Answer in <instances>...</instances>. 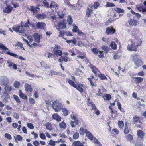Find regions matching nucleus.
Returning <instances> with one entry per match:
<instances>
[{
  "instance_id": "37998d69",
  "label": "nucleus",
  "mask_w": 146,
  "mask_h": 146,
  "mask_svg": "<svg viewBox=\"0 0 146 146\" xmlns=\"http://www.w3.org/2000/svg\"><path fill=\"white\" fill-rule=\"evenodd\" d=\"M6 54L9 55H10L16 58L17 55V54L13 53L10 52H7L6 53Z\"/></svg>"
},
{
  "instance_id": "c756f323",
  "label": "nucleus",
  "mask_w": 146,
  "mask_h": 146,
  "mask_svg": "<svg viewBox=\"0 0 146 146\" xmlns=\"http://www.w3.org/2000/svg\"><path fill=\"white\" fill-rule=\"evenodd\" d=\"M67 21L70 25H71L73 23V21L72 18L70 16H68V17Z\"/></svg>"
},
{
  "instance_id": "bf43d9fd",
  "label": "nucleus",
  "mask_w": 146,
  "mask_h": 146,
  "mask_svg": "<svg viewBox=\"0 0 146 146\" xmlns=\"http://www.w3.org/2000/svg\"><path fill=\"white\" fill-rule=\"evenodd\" d=\"M33 143L35 146H38L40 145L39 142L37 140H35L33 142Z\"/></svg>"
},
{
  "instance_id": "9d476101",
  "label": "nucleus",
  "mask_w": 146,
  "mask_h": 146,
  "mask_svg": "<svg viewBox=\"0 0 146 146\" xmlns=\"http://www.w3.org/2000/svg\"><path fill=\"white\" fill-rule=\"evenodd\" d=\"M39 9H40L38 7L31 6H30L29 10L33 13H35L38 12Z\"/></svg>"
},
{
  "instance_id": "680f3d73",
  "label": "nucleus",
  "mask_w": 146,
  "mask_h": 146,
  "mask_svg": "<svg viewBox=\"0 0 146 146\" xmlns=\"http://www.w3.org/2000/svg\"><path fill=\"white\" fill-rule=\"evenodd\" d=\"M5 137L7 139L10 140L12 139V137L11 135L8 133H5Z\"/></svg>"
},
{
  "instance_id": "2f4dec72",
  "label": "nucleus",
  "mask_w": 146,
  "mask_h": 146,
  "mask_svg": "<svg viewBox=\"0 0 146 146\" xmlns=\"http://www.w3.org/2000/svg\"><path fill=\"white\" fill-rule=\"evenodd\" d=\"M60 127L62 128L65 129L66 127V125L64 121H62L59 124Z\"/></svg>"
},
{
  "instance_id": "f704fd0d",
  "label": "nucleus",
  "mask_w": 146,
  "mask_h": 146,
  "mask_svg": "<svg viewBox=\"0 0 146 146\" xmlns=\"http://www.w3.org/2000/svg\"><path fill=\"white\" fill-rule=\"evenodd\" d=\"M114 10L118 13H123L124 12V9L119 8H115L114 9Z\"/></svg>"
},
{
  "instance_id": "e2e57ef3",
  "label": "nucleus",
  "mask_w": 146,
  "mask_h": 146,
  "mask_svg": "<svg viewBox=\"0 0 146 146\" xmlns=\"http://www.w3.org/2000/svg\"><path fill=\"white\" fill-rule=\"evenodd\" d=\"M15 46H20L24 50H25L24 48L23 47V45L20 42L17 43L15 44Z\"/></svg>"
},
{
  "instance_id": "6e6d98bb",
  "label": "nucleus",
  "mask_w": 146,
  "mask_h": 146,
  "mask_svg": "<svg viewBox=\"0 0 146 146\" xmlns=\"http://www.w3.org/2000/svg\"><path fill=\"white\" fill-rule=\"evenodd\" d=\"M79 30V29L77 26L75 25V26H73V29H72V31H73L75 32H76Z\"/></svg>"
},
{
  "instance_id": "f03ea898",
  "label": "nucleus",
  "mask_w": 146,
  "mask_h": 146,
  "mask_svg": "<svg viewBox=\"0 0 146 146\" xmlns=\"http://www.w3.org/2000/svg\"><path fill=\"white\" fill-rule=\"evenodd\" d=\"M139 57L137 54H135L133 56V60L134 61L135 64L137 66L139 67L142 65L143 62L139 59L137 58Z\"/></svg>"
},
{
  "instance_id": "20e7f679",
  "label": "nucleus",
  "mask_w": 146,
  "mask_h": 146,
  "mask_svg": "<svg viewBox=\"0 0 146 146\" xmlns=\"http://www.w3.org/2000/svg\"><path fill=\"white\" fill-rule=\"evenodd\" d=\"M12 29L14 31L18 32L21 33H24L25 31V29L22 25L13 27Z\"/></svg>"
},
{
  "instance_id": "5701e85b",
  "label": "nucleus",
  "mask_w": 146,
  "mask_h": 146,
  "mask_svg": "<svg viewBox=\"0 0 146 146\" xmlns=\"http://www.w3.org/2000/svg\"><path fill=\"white\" fill-rule=\"evenodd\" d=\"M19 95L20 97L22 99H26L27 98L25 95L22 92L21 90H19Z\"/></svg>"
},
{
  "instance_id": "58836bf2",
  "label": "nucleus",
  "mask_w": 146,
  "mask_h": 146,
  "mask_svg": "<svg viewBox=\"0 0 146 146\" xmlns=\"http://www.w3.org/2000/svg\"><path fill=\"white\" fill-rule=\"evenodd\" d=\"M20 85V83L18 81H15L14 83V86L16 88H18Z\"/></svg>"
},
{
  "instance_id": "7c9ffc66",
  "label": "nucleus",
  "mask_w": 146,
  "mask_h": 146,
  "mask_svg": "<svg viewBox=\"0 0 146 146\" xmlns=\"http://www.w3.org/2000/svg\"><path fill=\"white\" fill-rule=\"evenodd\" d=\"M45 16V15L44 13H42V14H39L37 15L36 17L38 19H43L44 18Z\"/></svg>"
},
{
  "instance_id": "09e8293b",
  "label": "nucleus",
  "mask_w": 146,
  "mask_h": 146,
  "mask_svg": "<svg viewBox=\"0 0 146 146\" xmlns=\"http://www.w3.org/2000/svg\"><path fill=\"white\" fill-rule=\"evenodd\" d=\"M74 88H76L81 93H82L83 92V89L82 88L80 87L79 86L76 85Z\"/></svg>"
},
{
  "instance_id": "0e129e2a",
  "label": "nucleus",
  "mask_w": 146,
  "mask_h": 146,
  "mask_svg": "<svg viewBox=\"0 0 146 146\" xmlns=\"http://www.w3.org/2000/svg\"><path fill=\"white\" fill-rule=\"evenodd\" d=\"M100 54L99 55V57L100 58H103L104 57V55L103 53V51H99V52Z\"/></svg>"
},
{
  "instance_id": "6ab92c4d",
  "label": "nucleus",
  "mask_w": 146,
  "mask_h": 146,
  "mask_svg": "<svg viewBox=\"0 0 146 146\" xmlns=\"http://www.w3.org/2000/svg\"><path fill=\"white\" fill-rule=\"evenodd\" d=\"M66 42L70 45H72V44H74L75 45H76V40L75 39L73 40H66Z\"/></svg>"
},
{
  "instance_id": "a211bd4d",
  "label": "nucleus",
  "mask_w": 146,
  "mask_h": 146,
  "mask_svg": "<svg viewBox=\"0 0 146 146\" xmlns=\"http://www.w3.org/2000/svg\"><path fill=\"white\" fill-rule=\"evenodd\" d=\"M79 121H72L70 122V124L72 128H74L75 127L76 125H77L79 126Z\"/></svg>"
},
{
  "instance_id": "aec40b11",
  "label": "nucleus",
  "mask_w": 146,
  "mask_h": 146,
  "mask_svg": "<svg viewBox=\"0 0 146 146\" xmlns=\"http://www.w3.org/2000/svg\"><path fill=\"white\" fill-rule=\"evenodd\" d=\"M137 134L139 137L141 138V139H142L143 138L145 135V134L141 130H139L137 131Z\"/></svg>"
},
{
  "instance_id": "c03bdc74",
  "label": "nucleus",
  "mask_w": 146,
  "mask_h": 146,
  "mask_svg": "<svg viewBox=\"0 0 146 146\" xmlns=\"http://www.w3.org/2000/svg\"><path fill=\"white\" fill-rule=\"evenodd\" d=\"M59 35L58 36L60 37H63L65 35V31H61L59 33Z\"/></svg>"
},
{
  "instance_id": "774afa93",
  "label": "nucleus",
  "mask_w": 146,
  "mask_h": 146,
  "mask_svg": "<svg viewBox=\"0 0 146 146\" xmlns=\"http://www.w3.org/2000/svg\"><path fill=\"white\" fill-rule=\"evenodd\" d=\"M29 102L31 104H33L35 103V100L32 98H30L29 99Z\"/></svg>"
},
{
  "instance_id": "6e6552de",
  "label": "nucleus",
  "mask_w": 146,
  "mask_h": 146,
  "mask_svg": "<svg viewBox=\"0 0 146 146\" xmlns=\"http://www.w3.org/2000/svg\"><path fill=\"white\" fill-rule=\"evenodd\" d=\"M66 23L65 20L60 21L58 24V26L60 28L65 29L66 27Z\"/></svg>"
},
{
  "instance_id": "0eeeda50",
  "label": "nucleus",
  "mask_w": 146,
  "mask_h": 146,
  "mask_svg": "<svg viewBox=\"0 0 146 146\" xmlns=\"http://www.w3.org/2000/svg\"><path fill=\"white\" fill-rule=\"evenodd\" d=\"M33 36L35 39V42L38 43L40 42V36L38 33H34Z\"/></svg>"
},
{
  "instance_id": "1a4fd4ad",
  "label": "nucleus",
  "mask_w": 146,
  "mask_h": 146,
  "mask_svg": "<svg viewBox=\"0 0 146 146\" xmlns=\"http://www.w3.org/2000/svg\"><path fill=\"white\" fill-rule=\"evenodd\" d=\"M13 7L11 6H7L3 10V12L4 13H9L11 12L13 9Z\"/></svg>"
},
{
  "instance_id": "393cba45",
  "label": "nucleus",
  "mask_w": 146,
  "mask_h": 146,
  "mask_svg": "<svg viewBox=\"0 0 146 146\" xmlns=\"http://www.w3.org/2000/svg\"><path fill=\"white\" fill-rule=\"evenodd\" d=\"M45 126L46 129L48 130H51L52 129L51 124L49 122L45 124Z\"/></svg>"
},
{
  "instance_id": "f3484780",
  "label": "nucleus",
  "mask_w": 146,
  "mask_h": 146,
  "mask_svg": "<svg viewBox=\"0 0 146 146\" xmlns=\"http://www.w3.org/2000/svg\"><path fill=\"white\" fill-rule=\"evenodd\" d=\"M45 25V23L43 22H38L36 24V26L38 29H43Z\"/></svg>"
},
{
  "instance_id": "f8f14e48",
  "label": "nucleus",
  "mask_w": 146,
  "mask_h": 146,
  "mask_svg": "<svg viewBox=\"0 0 146 146\" xmlns=\"http://www.w3.org/2000/svg\"><path fill=\"white\" fill-rule=\"evenodd\" d=\"M7 63L8 64V66L10 68L13 67V68L15 70L17 69V65L15 64L12 62L10 60H8L7 61Z\"/></svg>"
},
{
  "instance_id": "8fccbe9b",
  "label": "nucleus",
  "mask_w": 146,
  "mask_h": 146,
  "mask_svg": "<svg viewBox=\"0 0 146 146\" xmlns=\"http://www.w3.org/2000/svg\"><path fill=\"white\" fill-rule=\"evenodd\" d=\"M92 51L95 54H97L99 51L96 48H93L91 49Z\"/></svg>"
},
{
  "instance_id": "72a5a7b5",
  "label": "nucleus",
  "mask_w": 146,
  "mask_h": 146,
  "mask_svg": "<svg viewBox=\"0 0 146 146\" xmlns=\"http://www.w3.org/2000/svg\"><path fill=\"white\" fill-rule=\"evenodd\" d=\"M71 117L72 119V121H79L77 118V116L76 115L74 114H71Z\"/></svg>"
},
{
  "instance_id": "cd10ccee",
  "label": "nucleus",
  "mask_w": 146,
  "mask_h": 146,
  "mask_svg": "<svg viewBox=\"0 0 146 146\" xmlns=\"http://www.w3.org/2000/svg\"><path fill=\"white\" fill-rule=\"evenodd\" d=\"M102 97L104 100L106 98L108 100H110L111 98V96L110 94H106L105 96H102Z\"/></svg>"
},
{
  "instance_id": "ddd939ff",
  "label": "nucleus",
  "mask_w": 146,
  "mask_h": 146,
  "mask_svg": "<svg viewBox=\"0 0 146 146\" xmlns=\"http://www.w3.org/2000/svg\"><path fill=\"white\" fill-rule=\"evenodd\" d=\"M52 118L53 119L56 120L57 121H60L61 120V117L56 113L53 115Z\"/></svg>"
},
{
  "instance_id": "864d4df0",
  "label": "nucleus",
  "mask_w": 146,
  "mask_h": 146,
  "mask_svg": "<svg viewBox=\"0 0 146 146\" xmlns=\"http://www.w3.org/2000/svg\"><path fill=\"white\" fill-rule=\"evenodd\" d=\"M79 136V135L78 133H74L73 136V138L74 139H78Z\"/></svg>"
},
{
  "instance_id": "338daca9",
  "label": "nucleus",
  "mask_w": 146,
  "mask_h": 146,
  "mask_svg": "<svg viewBox=\"0 0 146 146\" xmlns=\"http://www.w3.org/2000/svg\"><path fill=\"white\" fill-rule=\"evenodd\" d=\"M40 138L42 139H46V136L44 134L41 133L40 134Z\"/></svg>"
},
{
  "instance_id": "603ef678",
  "label": "nucleus",
  "mask_w": 146,
  "mask_h": 146,
  "mask_svg": "<svg viewBox=\"0 0 146 146\" xmlns=\"http://www.w3.org/2000/svg\"><path fill=\"white\" fill-rule=\"evenodd\" d=\"M27 126L29 128L31 129H33L34 128V127L31 123H28L27 124Z\"/></svg>"
},
{
  "instance_id": "473e14b6",
  "label": "nucleus",
  "mask_w": 146,
  "mask_h": 146,
  "mask_svg": "<svg viewBox=\"0 0 146 146\" xmlns=\"http://www.w3.org/2000/svg\"><path fill=\"white\" fill-rule=\"evenodd\" d=\"M40 64L42 66L45 68H49L50 67L48 66L44 62H41Z\"/></svg>"
},
{
  "instance_id": "a19ab883",
  "label": "nucleus",
  "mask_w": 146,
  "mask_h": 146,
  "mask_svg": "<svg viewBox=\"0 0 146 146\" xmlns=\"http://www.w3.org/2000/svg\"><path fill=\"white\" fill-rule=\"evenodd\" d=\"M92 11V10L91 9H90L89 8H87V10L86 11V15L88 17H89L90 15V13Z\"/></svg>"
},
{
  "instance_id": "4c0bfd02",
  "label": "nucleus",
  "mask_w": 146,
  "mask_h": 146,
  "mask_svg": "<svg viewBox=\"0 0 146 146\" xmlns=\"http://www.w3.org/2000/svg\"><path fill=\"white\" fill-rule=\"evenodd\" d=\"M0 48L2 50L4 51L7 50H8V48L6 47L5 46L2 44H1L0 43Z\"/></svg>"
},
{
  "instance_id": "39448f33",
  "label": "nucleus",
  "mask_w": 146,
  "mask_h": 146,
  "mask_svg": "<svg viewBox=\"0 0 146 146\" xmlns=\"http://www.w3.org/2000/svg\"><path fill=\"white\" fill-rule=\"evenodd\" d=\"M9 83V81L6 76H2L0 78V84L2 86H5Z\"/></svg>"
},
{
  "instance_id": "052dcab7",
  "label": "nucleus",
  "mask_w": 146,
  "mask_h": 146,
  "mask_svg": "<svg viewBox=\"0 0 146 146\" xmlns=\"http://www.w3.org/2000/svg\"><path fill=\"white\" fill-rule=\"evenodd\" d=\"M49 144L51 146H55V142L52 140H50L49 141Z\"/></svg>"
},
{
  "instance_id": "c9c22d12",
  "label": "nucleus",
  "mask_w": 146,
  "mask_h": 146,
  "mask_svg": "<svg viewBox=\"0 0 146 146\" xmlns=\"http://www.w3.org/2000/svg\"><path fill=\"white\" fill-rule=\"evenodd\" d=\"M14 138L15 140L16 141V140L19 141H20L22 140L23 138L21 136L19 135H17L16 137H16L15 136H14Z\"/></svg>"
},
{
  "instance_id": "79ce46f5",
  "label": "nucleus",
  "mask_w": 146,
  "mask_h": 146,
  "mask_svg": "<svg viewBox=\"0 0 146 146\" xmlns=\"http://www.w3.org/2000/svg\"><path fill=\"white\" fill-rule=\"evenodd\" d=\"M139 120V117L137 116H135L133 118V123L134 124L135 122H137Z\"/></svg>"
},
{
  "instance_id": "2eb2a0df",
  "label": "nucleus",
  "mask_w": 146,
  "mask_h": 146,
  "mask_svg": "<svg viewBox=\"0 0 146 146\" xmlns=\"http://www.w3.org/2000/svg\"><path fill=\"white\" fill-rule=\"evenodd\" d=\"M137 23V21L136 20L132 19H130L129 21V24L133 26H135Z\"/></svg>"
},
{
  "instance_id": "a878e982",
  "label": "nucleus",
  "mask_w": 146,
  "mask_h": 146,
  "mask_svg": "<svg viewBox=\"0 0 146 146\" xmlns=\"http://www.w3.org/2000/svg\"><path fill=\"white\" fill-rule=\"evenodd\" d=\"M62 111L63 113V115L64 116H67L68 114V111L65 108H62Z\"/></svg>"
},
{
  "instance_id": "4d7b16f0",
  "label": "nucleus",
  "mask_w": 146,
  "mask_h": 146,
  "mask_svg": "<svg viewBox=\"0 0 146 146\" xmlns=\"http://www.w3.org/2000/svg\"><path fill=\"white\" fill-rule=\"evenodd\" d=\"M99 5V3L98 2H96L94 3L92 7L95 9H97Z\"/></svg>"
},
{
  "instance_id": "de8ad7c7",
  "label": "nucleus",
  "mask_w": 146,
  "mask_h": 146,
  "mask_svg": "<svg viewBox=\"0 0 146 146\" xmlns=\"http://www.w3.org/2000/svg\"><path fill=\"white\" fill-rule=\"evenodd\" d=\"M102 50L105 51V52L106 53H107L108 50H109L107 46H102Z\"/></svg>"
},
{
  "instance_id": "4468645a",
  "label": "nucleus",
  "mask_w": 146,
  "mask_h": 146,
  "mask_svg": "<svg viewBox=\"0 0 146 146\" xmlns=\"http://www.w3.org/2000/svg\"><path fill=\"white\" fill-rule=\"evenodd\" d=\"M85 133L87 137L90 140H92L93 139V136L92 134L89 132L87 130H85Z\"/></svg>"
},
{
  "instance_id": "e433bc0d",
  "label": "nucleus",
  "mask_w": 146,
  "mask_h": 146,
  "mask_svg": "<svg viewBox=\"0 0 146 146\" xmlns=\"http://www.w3.org/2000/svg\"><path fill=\"white\" fill-rule=\"evenodd\" d=\"M118 125L119 128H122L124 126L123 122L122 121H119L118 122Z\"/></svg>"
},
{
  "instance_id": "ea45409f",
  "label": "nucleus",
  "mask_w": 146,
  "mask_h": 146,
  "mask_svg": "<svg viewBox=\"0 0 146 146\" xmlns=\"http://www.w3.org/2000/svg\"><path fill=\"white\" fill-rule=\"evenodd\" d=\"M68 82L70 85L74 87H75V86H76V84L74 83V82L70 80H68Z\"/></svg>"
},
{
  "instance_id": "13d9d810",
  "label": "nucleus",
  "mask_w": 146,
  "mask_h": 146,
  "mask_svg": "<svg viewBox=\"0 0 146 146\" xmlns=\"http://www.w3.org/2000/svg\"><path fill=\"white\" fill-rule=\"evenodd\" d=\"M13 97L17 102H20L19 98L17 96L15 95H14L13 96Z\"/></svg>"
},
{
  "instance_id": "b1692460",
  "label": "nucleus",
  "mask_w": 146,
  "mask_h": 146,
  "mask_svg": "<svg viewBox=\"0 0 146 146\" xmlns=\"http://www.w3.org/2000/svg\"><path fill=\"white\" fill-rule=\"evenodd\" d=\"M74 146H84L79 141H75L73 143Z\"/></svg>"
},
{
  "instance_id": "423d86ee",
  "label": "nucleus",
  "mask_w": 146,
  "mask_h": 146,
  "mask_svg": "<svg viewBox=\"0 0 146 146\" xmlns=\"http://www.w3.org/2000/svg\"><path fill=\"white\" fill-rule=\"evenodd\" d=\"M65 56H61L60 58L58 59V61L60 62L63 61L67 62L68 61V58L67 57L68 53H63Z\"/></svg>"
},
{
  "instance_id": "dca6fc26",
  "label": "nucleus",
  "mask_w": 146,
  "mask_h": 146,
  "mask_svg": "<svg viewBox=\"0 0 146 146\" xmlns=\"http://www.w3.org/2000/svg\"><path fill=\"white\" fill-rule=\"evenodd\" d=\"M115 30L112 28L108 27L106 29V32L107 34H113L115 32Z\"/></svg>"
},
{
  "instance_id": "5fc2aeb1",
  "label": "nucleus",
  "mask_w": 146,
  "mask_h": 146,
  "mask_svg": "<svg viewBox=\"0 0 146 146\" xmlns=\"http://www.w3.org/2000/svg\"><path fill=\"white\" fill-rule=\"evenodd\" d=\"M62 51L61 50H59L57 51H56V52H55V54L56 55H58L59 56H61L62 55Z\"/></svg>"
},
{
  "instance_id": "bb28decb",
  "label": "nucleus",
  "mask_w": 146,
  "mask_h": 146,
  "mask_svg": "<svg viewBox=\"0 0 146 146\" xmlns=\"http://www.w3.org/2000/svg\"><path fill=\"white\" fill-rule=\"evenodd\" d=\"M110 46L114 50H115L117 49V45L113 42H111V43L110 44Z\"/></svg>"
},
{
  "instance_id": "9b49d317",
  "label": "nucleus",
  "mask_w": 146,
  "mask_h": 146,
  "mask_svg": "<svg viewBox=\"0 0 146 146\" xmlns=\"http://www.w3.org/2000/svg\"><path fill=\"white\" fill-rule=\"evenodd\" d=\"M25 91L27 92H31L33 90V89L31 86L27 83H26L25 84Z\"/></svg>"
},
{
  "instance_id": "412c9836",
  "label": "nucleus",
  "mask_w": 146,
  "mask_h": 146,
  "mask_svg": "<svg viewBox=\"0 0 146 146\" xmlns=\"http://www.w3.org/2000/svg\"><path fill=\"white\" fill-rule=\"evenodd\" d=\"M4 89L5 91L8 92V93L10 92L12 90V86H9L8 84L5 85Z\"/></svg>"
},
{
  "instance_id": "49530a36",
  "label": "nucleus",
  "mask_w": 146,
  "mask_h": 146,
  "mask_svg": "<svg viewBox=\"0 0 146 146\" xmlns=\"http://www.w3.org/2000/svg\"><path fill=\"white\" fill-rule=\"evenodd\" d=\"M115 5L113 3H111L108 2H106V6L107 7H112L115 6Z\"/></svg>"
},
{
  "instance_id": "c85d7f7f",
  "label": "nucleus",
  "mask_w": 146,
  "mask_h": 146,
  "mask_svg": "<svg viewBox=\"0 0 146 146\" xmlns=\"http://www.w3.org/2000/svg\"><path fill=\"white\" fill-rule=\"evenodd\" d=\"M98 77L100 78L101 80H104L107 79V77L104 74H98Z\"/></svg>"
},
{
  "instance_id": "4be33fe9",
  "label": "nucleus",
  "mask_w": 146,
  "mask_h": 146,
  "mask_svg": "<svg viewBox=\"0 0 146 146\" xmlns=\"http://www.w3.org/2000/svg\"><path fill=\"white\" fill-rule=\"evenodd\" d=\"M135 79V81L137 83H139L142 82L143 80L142 78L140 77H135L134 78Z\"/></svg>"
},
{
  "instance_id": "69168bd1",
  "label": "nucleus",
  "mask_w": 146,
  "mask_h": 146,
  "mask_svg": "<svg viewBox=\"0 0 146 146\" xmlns=\"http://www.w3.org/2000/svg\"><path fill=\"white\" fill-rule=\"evenodd\" d=\"M21 25L25 27H29V25L27 23H23V22H21Z\"/></svg>"
},
{
  "instance_id": "f257e3e1",
  "label": "nucleus",
  "mask_w": 146,
  "mask_h": 146,
  "mask_svg": "<svg viewBox=\"0 0 146 146\" xmlns=\"http://www.w3.org/2000/svg\"><path fill=\"white\" fill-rule=\"evenodd\" d=\"M53 102L52 106L56 112L60 111L63 106V104L56 100Z\"/></svg>"
},
{
  "instance_id": "3c124183",
  "label": "nucleus",
  "mask_w": 146,
  "mask_h": 146,
  "mask_svg": "<svg viewBox=\"0 0 146 146\" xmlns=\"http://www.w3.org/2000/svg\"><path fill=\"white\" fill-rule=\"evenodd\" d=\"M125 133L127 134L129 132V130L127 127V125L125 124V129L124 130Z\"/></svg>"
},
{
  "instance_id": "7ed1b4c3",
  "label": "nucleus",
  "mask_w": 146,
  "mask_h": 146,
  "mask_svg": "<svg viewBox=\"0 0 146 146\" xmlns=\"http://www.w3.org/2000/svg\"><path fill=\"white\" fill-rule=\"evenodd\" d=\"M139 44H137L136 45H134L133 44H132L131 45H128L127 46V49L128 50L130 51H137V47L139 46H140L141 44L142 41L141 40H139Z\"/></svg>"
},
{
  "instance_id": "a18cd8bd",
  "label": "nucleus",
  "mask_w": 146,
  "mask_h": 146,
  "mask_svg": "<svg viewBox=\"0 0 146 146\" xmlns=\"http://www.w3.org/2000/svg\"><path fill=\"white\" fill-rule=\"evenodd\" d=\"M50 74L51 76H53L54 75H58L59 73L56 71L51 70L50 71Z\"/></svg>"
}]
</instances>
